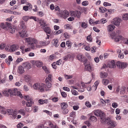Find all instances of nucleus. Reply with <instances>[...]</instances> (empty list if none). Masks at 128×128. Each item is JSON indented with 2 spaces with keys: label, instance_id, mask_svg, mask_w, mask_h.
I'll return each mask as SVG.
<instances>
[{
  "label": "nucleus",
  "instance_id": "f257e3e1",
  "mask_svg": "<svg viewBox=\"0 0 128 128\" xmlns=\"http://www.w3.org/2000/svg\"><path fill=\"white\" fill-rule=\"evenodd\" d=\"M94 112L95 115L100 117L102 123H106L108 122V119L105 118L104 114L103 112L100 110H96L94 111Z\"/></svg>",
  "mask_w": 128,
  "mask_h": 128
},
{
  "label": "nucleus",
  "instance_id": "f03ea898",
  "mask_svg": "<svg viewBox=\"0 0 128 128\" xmlns=\"http://www.w3.org/2000/svg\"><path fill=\"white\" fill-rule=\"evenodd\" d=\"M26 42L28 43L27 45L30 46L31 48L34 49L35 46L34 44H36L38 43V40L36 38L31 37L26 38L25 39Z\"/></svg>",
  "mask_w": 128,
  "mask_h": 128
},
{
  "label": "nucleus",
  "instance_id": "7ed1b4c3",
  "mask_svg": "<svg viewBox=\"0 0 128 128\" xmlns=\"http://www.w3.org/2000/svg\"><path fill=\"white\" fill-rule=\"evenodd\" d=\"M116 34L114 32H112L110 34V37L112 39H114L115 41L118 42L120 41L124 38V37L121 35L116 36Z\"/></svg>",
  "mask_w": 128,
  "mask_h": 128
},
{
  "label": "nucleus",
  "instance_id": "20e7f679",
  "mask_svg": "<svg viewBox=\"0 0 128 128\" xmlns=\"http://www.w3.org/2000/svg\"><path fill=\"white\" fill-rule=\"evenodd\" d=\"M116 65L117 67L118 68L124 69L127 66L128 64L126 62L118 61L117 62Z\"/></svg>",
  "mask_w": 128,
  "mask_h": 128
},
{
  "label": "nucleus",
  "instance_id": "39448f33",
  "mask_svg": "<svg viewBox=\"0 0 128 128\" xmlns=\"http://www.w3.org/2000/svg\"><path fill=\"white\" fill-rule=\"evenodd\" d=\"M59 14L60 17L64 19L66 18L69 16V13L66 10H61V11L59 12Z\"/></svg>",
  "mask_w": 128,
  "mask_h": 128
},
{
  "label": "nucleus",
  "instance_id": "423d86ee",
  "mask_svg": "<svg viewBox=\"0 0 128 128\" xmlns=\"http://www.w3.org/2000/svg\"><path fill=\"white\" fill-rule=\"evenodd\" d=\"M78 59L80 61L86 63L87 61V59L84 56L81 54H79L77 55Z\"/></svg>",
  "mask_w": 128,
  "mask_h": 128
},
{
  "label": "nucleus",
  "instance_id": "0eeeda50",
  "mask_svg": "<svg viewBox=\"0 0 128 128\" xmlns=\"http://www.w3.org/2000/svg\"><path fill=\"white\" fill-rule=\"evenodd\" d=\"M121 22V20L120 18H116L114 19L112 23L113 24L115 25L116 26H119Z\"/></svg>",
  "mask_w": 128,
  "mask_h": 128
},
{
  "label": "nucleus",
  "instance_id": "6e6552de",
  "mask_svg": "<svg viewBox=\"0 0 128 128\" xmlns=\"http://www.w3.org/2000/svg\"><path fill=\"white\" fill-rule=\"evenodd\" d=\"M50 43L49 41H40L39 42V44L40 45H36V47L37 48H40L41 46H45L48 44Z\"/></svg>",
  "mask_w": 128,
  "mask_h": 128
},
{
  "label": "nucleus",
  "instance_id": "1a4fd4ad",
  "mask_svg": "<svg viewBox=\"0 0 128 128\" xmlns=\"http://www.w3.org/2000/svg\"><path fill=\"white\" fill-rule=\"evenodd\" d=\"M31 62L32 64L35 65L38 67H40L43 65L42 62L39 60H32Z\"/></svg>",
  "mask_w": 128,
  "mask_h": 128
},
{
  "label": "nucleus",
  "instance_id": "9d476101",
  "mask_svg": "<svg viewBox=\"0 0 128 128\" xmlns=\"http://www.w3.org/2000/svg\"><path fill=\"white\" fill-rule=\"evenodd\" d=\"M42 28L43 29L44 31L46 33L49 34L51 33L52 30L50 27L48 26L45 27L44 26L43 27L42 26Z\"/></svg>",
  "mask_w": 128,
  "mask_h": 128
},
{
  "label": "nucleus",
  "instance_id": "9b49d317",
  "mask_svg": "<svg viewBox=\"0 0 128 128\" xmlns=\"http://www.w3.org/2000/svg\"><path fill=\"white\" fill-rule=\"evenodd\" d=\"M85 69L87 71L91 72L92 71V64L90 63H84Z\"/></svg>",
  "mask_w": 128,
  "mask_h": 128
},
{
  "label": "nucleus",
  "instance_id": "f8f14e48",
  "mask_svg": "<svg viewBox=\"0 0 128 128\" xmlns=\"http://www.w3.org/2000/svg\"><path fill=\"white\" fill-rule=\"evenodd\" d=\"M18 48V45L16 44L12 45L10 46L9 51L10 52H14L17 50Z\"/></svg>",
  "mask_w": 128,
  "mask_h": 128
},
{
  "label": "nucleus",
  "instance_id": "ddd939ff",
  "mask_svg": "<svg viewBox=\"0 0 128 128\" xmlns=\"http://www.w3.org/2000/svg\"><path fill=\"white\" fill-rule=\"evenodd\" d=\"M7 26H8V28H9V30L11 33L12 34L15 31V29L11 26V24L8 22H6Z\"/></svg>",
  "mask_w": 128,
  "mask_h": 128
},
{
  "label": "nucleus",
  "instance_id": "4468645a",
  "mask_svg": "<svg viewBox=\"0 0 128 128\" xmlns=\"http://www.w3.org/2000/svg\"><path fill=\"white\" fill-rule=\"evenodd\" d=\"M17 72L18 73L22 74L24 72V68L21 66H20L18 67Z\"/></svg>",
  "mask_w": 128,
  "mask_h": 128
},
{
  "label": "nucleus",
  "instance_id": "2eb2a0df",
  "mask_svg": "<svg viewBox=\"0 0 128 128\" xmlns=\"http://www.w3.org/2000/svg\"><path fill=\"white\" fill-rule=\"evenodd\" d=\"M23 66L24 67L28 70L30 69L32 67L30 63L28 62L24 63L23 64Z\"/></svg>",
  "mask_w": 128,
  "mask_h": 128
},
{
  "label": "nucleus",
  "instance_id": "dca6fc26",
  "mask_svg": "<svg viewBox=\"0 0 128 128\" xmlns=\"http://www.w3.org/2000/svg\"><path fill=\"white\" fill-rule=\"evenodd\" d=\"M26 32L27 31L25 30H23L21 32H19L20 36L22 38L27 36Z\"/></svg>",
  "mask_w": 128,
  "mask_h": 128
},
{
  "label": "nucleus",
  "instance_id": "f3484780",
  "mask_svg": "<svg viewBox=\"0 0 128 128\" xmlns=\"http://www.w3.org/2000/svg\"><path fill=\"white\" fill-rule=\"evenodd\" d=\"M8 114L12 116H15L16 114L14 113L15 111H14L12 109H8L7 110Z\"/></svg>",
  "mask_w": 128,
  "mask_h": 128
},
{
  "label": "nucleus",
  "instance_id": "a211bd4d",
  "mask_svg": "<svg viewBox=\"0 0 128 128\" xmlns=\"http://www.w3.org/2000/svg\"><path fill=\"white\" fill-rule=\"evenodd\" d=\"M115 26L113 24H110L108 26L107 29L109 32H111L115 28Z\"/></svg>",
  "mask_w": 128,
  "mask_h": 128
},
{
  "label": "nucleus",
  "instance_id": "6ab92c4d",
  "mask_svg": "<svg viewBox=\"0 0 128 128\" xmlns=\"http://www.w3.org/2000/svg\"><path fill=\"white\" fill-rule=\"evenodd\" d=\"M45 87V84L43 83H41L39 86V88L38 90H40L41 92H44V91Z\"/></svg>",
  "mask_w": 128,
  "mask_h": 128
},
{
  "label": "nucleus",
  "instance_id": "aec40b11",
  "mask_svg": "<svg viewBox=\"0 0 128 128\" xmlns=\"http://www.w3.org/2000/svg\"><path fill=\"white\" fill-rule=\"evenodd\" d=\"M108 67L111 68H115L116 67V65L115 64L114 61H112L110 62L108 64Z\"/></svg>",
  "mask_w": 128,
  "mask_h": 128
},
{
  "label": "nucleus",
  "instance_id": "412c9836",
  "mask_svg": "<svg viewBox=\"0 0 128 128\" xmlns=\"http://www.w3.org/2000/svg\"><path fill=\"white\" fill-rule=\"evenodd\" d=\"M52 43L56 47H57L59 44L58 42V40L56 39H53L52 41Z\"/></svg>",
  "mask_w": 128,
  "mask_h": 128
},
{
  "label": "nucleus",
  "instance_id": "4be33fe9",
  "mask_svg": "<svg viewBox=\"0 0 128 128\" xmlns=\"http://www.w3.org/2000/svg\"><path fill=\"white\" fill-rule=\"evenodd\" d=\"M11 90L10 89L7 90H3L2 92V94L4 96H8L10 94V92H11Z\"/></svg>",
  "mask_w": 128,
  "mask_h": 128
},
{
  "label": "nucleus",
  "instance_id": "5701e85b",
  "mask_svg": "<svg viewBox=\"0 0 128 128\" xmlns=\"http://www.w3.org/2000/svg\"><path fill=\"white\" fill-rule=\"evenodd\" d=\"M11 90V92H10V94L13 95H16V93L18 91V90L17 88L14 89V90L10 89Z\"/></svg>",
  "mask_w": 128,
  "mask_h": 128
},
{
  "label": "nucleus",
  "instance_id": "b1692460",
  "mask_svg": "<svg viewBox=\"0 0 128 128\" xmlns=\"http://www.w3.org/2000/svg\"><path fill=\"white\" fill-rule=\"evenodd\" d=\"M48 77L46 78L45 80V81H50L51 82L52 80V76L51 74H49L48 75Z\"/></svg>",
  "mask_w": 128,
  "mask_h": 128
},
{
  "label": "nucleus",
  "instance_id": "393cba45",
  "mask_svg": "<svg viewBox=\"0 0 128 128\" xmlns=\"http://www.w3.org/2000/svg\"><path fill=\"white\" fill-rule=\"evenodd\" d=\"M30 101H27L26 103V106L28 107H31L32 105L34 104V102L33 100H30Z\"/></svg>",
  "mask_w": 128,
  "mask_h": 128
},
{
  "label": "nucleus",
  "instance_id": "a878e982",
  "mask_svg": "<svg viewBox=\"0 0 128 128\" xmlns=\"http://www.w3.org/2000/svg\"><path fill=\"white\" fill-rule=\"evenodd\" d=\"M61 107L62 109L66 108L68 106V104L65 102H62L61 104Z\"/></svg>",
  "mask_w": 128,
  "mask_h": 128
},
{
  "label": "nucleus",
  "instance_id": "bb28decb",
  "mask_svg": "<svg viewBox=\"0 0 128 128\" xmlns=\"http://www.w3.org/2000/svg\"><path fill=\"white\" fill-rule=\"evenodd\" d=\"M100 77L101 78H105L108 76V74L106 72H100Z\"/></svg>",
  "mask_w": 128,
  "mask_h": 128
},
{
  "label": "nucleus",
  "instance_id": "cd10ccee",
  "mask_svg": "<svg viewBox=\"0 0 128 128\" xmlns=\"http://www.w3.org/2000/svg\"><path fill=\"white\" fill-rule=\"evenodd\" d=\"M40 84V83H36L34 84L33 86L34 89L36 90H38Z\"/></svg>",
  "mask_w": 128,
  "mask_h": 128
},
{
  "label": "nucleus",
  "instance_id": "c85d7f7f",
  "mask_svg": "<svg viewBox=\"0 0 128 128\" xmlns=\"http://www.w3.org/2000/svg\"><path fill=\"white\" fill-rule=\"evenodd\" d=\"M88 22H82L81 26L82 28H86L88 27Z\"/></svg>",
  "mask_w": 128,
  "mask_h": 128
},
{
  "label": "nucleus",
  "instance_id": "c756f323",
  "mask_svg": "<svg viewBox=\"0 0 128 128\" xmlns=\"http://www.w3.org/2000/svg\"><path fill=\"white\" fill-rule=\"evenodd\" d=\"M18 114H20L23 116L25 115L26 114V112L24 109H20L18 111Z\"/></svg>",
  "mask_w": 128,
  "mask_h": 128
},
{
  "label": "nucleus",
  "instance_id": "7c9ffc66",
  "mask_svg": "<svg viewBox=\"0 0 128 128\" xmlns=\"http://www.w3.org/2000/svg\"><path fill=\"white\" fill-rule=\"evenodd\" d=\"M100 82V80H97L94 83V86H92V88H94V90L95 91L98 85L99 82Z\"/></svg>",
  "mask_w": 128,
  "mask_h": 128
},
{
  "label": "nucleus",
  "instance_id": "2f4dec72",
  "mask_svg": "<svg viewBox=\"0 0 128 128\" xmlns=\"http://www.w3.org/2000/svg\"><path fill=\"white\" fill-rule=\"evenodd\" d=\"M46 84V87L48 88H50L52 87V84L50 81L45 80Z\"/></svg>",
  "mask_w": 128,
  "mask_h": 128
},
{
  "label": "nucleus",
  "instance_id": "473e14b6",
  "mask_svg": "<svg viewBox=\"0 0 128 128\" xmlns=\"http://www.w3.org/2000/svg\"><path fill=\"white\" fill-rule=\"evenodd\" d=\"M39 23L40 25V26H47L46 22H44V20H40Z\"/></svg>",
  "mask_w": 128,
  "mask_h": 128
},
{
  "label": "nucleus",
  "instance_id": "72a5a7b5",
  "mask_svg": "<svg viewBox=\"0 0 128 128\" xmlns=\"http://www.w3.org/2000/svg\"><path fill=\"white\" fill-rule=\"evenodd\" d=\"M109 82V80L107 79H102V84L105 86L107 85Z\"/></svg>",
  "mask_w": 128,
  "mask_h": 128
},
{
  "label": "nucleus",
  "instance_id": "f704fd0d",
  "mask_svg": "<svg viewBox=\"0 0 128 128\" xmlns=\"http://www.w3.org/2000/svg\"><path fill=\"white\" fill-rule=\"evenodd\" d=\"M0 27L6 30H7L8 29V26H7L6 23V24L3 23H1Z\"/></svg>",
  "mask_w": 128,
  "mask_h": 128
},
{
  "label": "nucleus",
  "instance_id": "c9c22d12",
  "mask_svg": "<svg viewBox=\"0 0 128 128\" xmlns=\"http://www.w3.org/2000/svg\"><path fill=\"white\" fill-rule=\"evenodd\" d=\"M126 88L124 86H122L120 89V93L122 94H124L126 92Z\"/></svg>",
  "mask_w": 128,
  "mask_h": 128
},
{
  "label": "nucleus",
  "instance_id": "e433bc0d",
  "mask_svg": "<svg viewBox=\"0 0 128 128\" xmlns=\"http://www.w3.org/2000/svg\"><path fill=\"white\" fill-rule=\"evenodd\" d=\"M63 32V30L62 29H60L58 31L54 32V34L55 35H57L61 34Z\"/></svg>",
  "mask_w": 128,
  "mask_h": 128
},
{
  "label": "nucleus",
  "instance_id": "4c0bfd02",
  "mask_svg": "<svg viewBox=\"0 0 128 128\" xmlns=\"http://www.w3.org/2000/svg\"><path fill=\"white\" fill-rule=\"evenodd\" d=\"M109 124L111 126L114 127L116 125V122L113 120H110L109 122Z\"/></svg>",
  "mask_w": 128,
  "mask_h": 128
},
{
  "label": "nucleus",
  "instance_id": "58836bf2",
  "mask_svg": "<svg viewBox=\"0 0 128 128\" xmlns=\"http://www.w3.org/2000/svg\"><path fill=\"white\" fill-rule=\"evenodd\" d=\"M0 111L2 114H5L6 113V109L4 107L2 106Z\"/></svg>",
  "mask_w": 128,
  "mask_h": 128
},
{
  "label": "nucleus",
  "instance_id": "ea45409f",
  "mask_svg": "<svg viewBox=\"0 0 128 128\" xmlns=\"http://www.w3.org/2000/svg\"><path fill=\"white\" fill-rule=\"evenodd\" d=\"M71 55L70 54H68L66 55V56H64L63 58V60L65 61H66L68 58H70L71 57Z\"/></svg>",
  "mask_w": 128,
  "mask_h": 128
},
{
  "label": "nucleus",
  "instance_id": "a19ab883",
  "mask_svg": "<svg viewBox=\"0 0 128 128\" xmlns=\"http://www.w3.org/2000/svg\"><path fill=\"white\" fill-rule=\"evenodd\" d=\"M89 120L94 122H96L97 120V119L96 117L94 116H90V118H89Z\"/></svg>",
  "mask_w": 128,
  "mask_h": 128
},
{
  "label": "nucleus",
  "instance_id": "79ce46f5",
  "mask_svg": "<svg viewBox=\"0 0 128 128\" xmlns=\"http://www.w3.org/2000/svg\"><path fill=\"white\" fill-rule=\"evenodd\" d=\"M42 68L44 70L46 74H49L50 73V71L46 66H43Z\"/></svg>",
  "mask_w": 128,
  "mask_h": 128
},
{
  "label": "nucleus",
  "instance_id": "37998d69",
  "mask_svg": "<svg viewBox=\"0 0 128 128\" xmlns=\"http://www.w3.org/2000/svg\"><path fill=\"white\" fill-rule=\"evenodd\" d=\"M24 98L27 101L32 100L31 98V97L28 95L25 96H24Z\"/></svg>",
  "mask_w": 128,
  "mask_h": 128
},
{
  "label": "nucleus",
  "instance_id": "c03bdc74",
  "mask_svg": "<svg viewBox=\"0 0 128 128\" xmlns=\"http://www.w3.org/2000/svg\"><path fill=\"white\" fill-rule=\"evenodd\" d=\"M20 26L21 28H26V26L24 22L22 21H20Z\"/></svg>",
  "mask_w": 128,
  "mask_h": 128
},
{
  "label": "nucleus",
  "instance_id": "a18cd8bd",
  "mask_svg": "<svg viewBox=\"0 0 128 128\" xmlns=\"http://www.w3.org/2000/svg\"><path fill=\"white\" fill-rule=\"evenodd\" d=\"M100 104L102 106H105L106 105L105 101L102 98H100Z\"/></svg>",
  "mask_w": 128,
  "mask_h": 128
},
{
  "label": "nucleus",
  "instance_id": "49530a36",
  "mask_svg": "<svg viewBox=\"0 0 128 128\" xmlns=\"http://www.w3.org/2000/svg\"><path fill=\"white\" fill-rule=\"evenodd\" d=\"M71 92L72 94L75 96H77L78 94V92L72 89L71 90Z\"/></svg>",
  "mask_w": 128,
  "mask_h": 128
},
{
  "label": "nucleus",
  "instance_id": "de8ad7c7",
  "mask_svg": "<svg viewBox=\"0 0 128 128\" xmlns=\"http://www.w3.org/2000/svg\"><path fill=\"white\" fill-rule=\"evenodd\" d=\"M122 17L124 20H128V14H124L122 16Z\"/></svg>",
  "mask_w": 128,
  "mask_h": 128
},
{
  "label": "nucleus",
  "instance_id": "09e8293b",
  "mask_svg": "<svg viewBox=\"0 0 128 128\" xmlns=\"http://www.w3.org/2000/svg\"><path fill=\"white\" fill-rule=\"evenodd\" d=\"M49 125L50 128H58V127L56 125L54 126L50 122L49 123Z\"/></svg>",
  "mask_w": 128,
  "mask_h": 128
},
{
  "label": "nucleus",
  "instance_id": "8fccbe9b",
  "mask_svg": "<svg viewBox=\"0 0 128 128\" xmlns=\"http://www.w3.org/2000/svg\"><path fill=\"white\" fill-rule=\"evenodd\" d=\"M65 28L66 29H70L72 28V27L69 24H66L64 26Z\"/></svg>",
  "mask_w": 128,
  "mask_h": 128
},
{
  "label": "nucleus",
  "instance_id": "3c124183",
  "mask_svg": "<svg viewBox=\"0 0 128 128\" xmlns=\"http://www.w3.org/2000/svg\"><path fill=\"white\" fill-rule=\"evenodd\" d=\"M99 10L101 12L103 13L106 12V9L104 7H101L99 8Z\"/></svg>",
  "mask_w": 128,
  "mask_h": 128
},
{
  "label": "nucleus",
  "instance_id": "603ef678",
  "mask_svg": "<svg viewBox=\"0 0 128 128\" xmlns=\"http://www.w3.org/2000/svg\"><path fill=\"white\" fill-rule=\"evenodd\" d=\"M72 43L70 41H67L66 42V44L68 47L70 48L71 46Z\"/></svg>",
  "mask_w": 128,
  "mask_h": 128
},
{
  "label": "nucleus",
  "instance_id": "864d4df0",
  "mask_svg": "<svg viewBox=\"0 0 128 128\" xmlns=\"http://www.w3.org/2000/svg\"><path fill=\"white\" fill-rule=\"evenodd\" d=\"M64 76L66 80L71 79L73 77L72 75H68L66 74H65Z\"/></svg>",
  "mask_w": 128,
  "mask_h": 128
},
{
  "label": "nucleus",
  "instance_id": "5fc2aeb1",
  "mask_svg": "<svg viewBox=\"0 0 128 128\" xmlns=\"http://www.w3.org/2000/svg\"><path fill=\"white\" fill-rule=\"evenodd\" d=\"M76 112L72 111L70 114V116L71 118H74L76 116Z\"/></svg>",
  "mask_w": 128,
  "mask_h": 128
},
{
  "label": "nucleus",
  "instance_id": "6e6d98bb",
  "mask_svg": "<svg viewBox=\"0 0 128 128\" xmlns=\"http://www.w3.org/2000/svg\"><path fill=\"white\" fill-rule=\"evenodd\" d=\"M84 49L86 51H90V47L88 46H87L86 45L84 44Z\"/></svg>",
  "mask_w": 128,
  "mask_h": 128
},
{
  "label": "nucleus",
  "instance_id": "4d7b16f0",
  "mask_svg": "<svg viewBox=\"0 0 128 128\" xmlns=\"http://www.w3.org/2000/svg\"><path fill=\"white\" fill-rule=\"evenodd\" d=\"M85 104L88 108H90L92 106L91 104L88 101L86 102L85 103Z\"/></svg>",
  "mask_w": 128,
  "mask_h": 128
},
{
  "label": "nucleus",
  "instance_id": "13d9d810",
  "mask_svg": "<svg viewBox=\"0 0 128 128\" xmlns=\"http://www.w3.org/2000/svg\"><path fill=\"white\" fill-rule=\"evenodd\" d=\"M37 15L40 17H42L44 15V13L42 11H40L37 12Z\"/></svg>",
  "mask_w": 128,
  "mask_h": 128
},
{
  "label": "nucleus",
  "instance_id": "bf43d9fd",
  "mask_svg": "<svg viewBox=\"0 0 128 128\" xmlns=\"http://www.w3.org/2000/svg\"><path fill=\"white\" fill-rule=\"evenodd\" d=\"M24 126V124L22 123H20L17 125L18 128H22Z\"/></svg>",
  "mask_w": 128,
  "mask_h": 128
},
{
  "label": "nucleus",
  "instance_id": "052dcab7",
  "mask_svg": "<svg viewBox=\"0 0 128 128\" xmlns=\"http://www.w3.org/2000/svg\"><path fill=\"white\" fill-rule=\"evenodd\" d=\"M86 39L89 42H91L92 41V38H91V35L88 36L86 37Z\"/></svg>",
  "mask_w": 128,
  "mask_h": 128
},
{
  "label": "nucleus",
  "instance_id": "680f3d73",
  "mask_svg": "<svg viewBox=\"0 0 128 128\" xmlns=\"http://www.w3.org/2000/svg\"><path fill=\"white\" fill-rule=\"evenodd\" d=\"M24 90L25 91L27 92L29 90V88L26 85L24 86Z\"/></svg>",
  "mask_w": 128,
  "mask_h": 128
},
{
  "label": "nucleus",
  "instance_id": "e2e57ef3",
  "mask_svg": "<svg viewBox=\"0 0 128 128\" xmlns=\"http://www.w3.org/2000/svg\"><path fill=\"white\" fill-rule=\"evenodd\" d=\"M62 110V112L64 114H67L68 112V110L66 108Z\"/></svg>",
  "mask_w": 128,
  "mask_h": 128
},
{
  "label": "nucleus",
  "instance_id": "0e129e2a",
  "mask_svg": "<svg viewBox=\"0 0 128 128\" xmlns=\"http://www.w3.org/2000/svg\"><path fill=\"white\" fill-rule=\"evenodd\" d=\"M76 17L78 18H79L80 16V12L78 11H76Z\"/></svg>",
  "mask_w": 128,
  "mask_h": 128
},
{
  "label": "nucleus",
  "instance_id": "69168bd1",
  "mask_svg": "<svg viewBox=\"0 0 128 128\" xmlns=\"http://www.w3.org/2000/svg\"><path fill=\"white\" fill-rule=\"evenodd\" d=\"M88 4V2L87 1H84L82 3V4L83 6H86Z\"/></svg>",
  "mask_w": 128,
  "mask_h": 128
},
{
  "label": "nucleus",
  "instance_id": "338daca9",
  "mask_svg": "<svg viewBox=\"0 0 128 128\" xmlns=\"http://www.w3.org/2000/svg\"><path fill=\"white\" fill-rule=\"evenodd\" d=\"M43 112H46L50 116H51L52 115V113L50 111L47 110H43Z\"/></svg>",
  "mask_w": 128,
  "mask_h": 128
},
{
  "label": "nucleus",
  "instance_id": "774afa93",
  "mask_svg": "<svg viewBox=\"0 0 128 128\" xmlns=\"http://www.w3.org/2000/svg\"><path fill=\"white\" fill-rule=\"evenodd\" d=\"M118 106L116 102H113L112 104V106L114 108H116Z\"/></svg>",
  "mask_w": 128,
  "mask_h": 128
}]
</instances>
